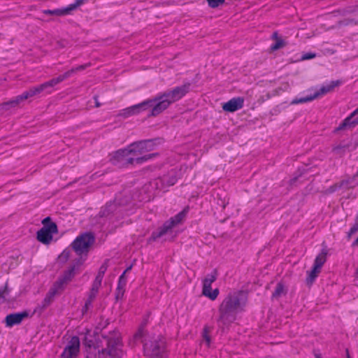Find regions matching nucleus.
Segmentation results:
<instances>
[{
	"mask_svg": "<svg viewBox=\"0 0 358 358\" xmlns=\"http://www.w3.org/2000/svg\"><path fill=\"white\" fill-rule=\"evenodd\" d=\"M29 313L27 311H22L8 315L6 317L5 321L8 327H13V325L20 324L24 319L27 318Z\"/></svg>",
	"mask_w": 358,
	"mask_h": 358,
	"instance_id": "obj_17",
	"label": "nucleus"
},
{
	"mask_svg": "<svg viewBox=\"0 0 358 358\" xmlns=\"http://www.w3.org/2000/svg\"><path fill=\"white\" fill-rule=\"evenodd\" d=\"M100 105L101 104L96 100V107H99Z\"/></svg>",
	"mask_w": 358,
	"mask_h": 358,
	"instance_id": "obj_43",
	"label": "nucleus"
},
{
	"mask_svg": "<svg viewBox=\"0 0 358 358\" xmlns=\"http://www.w3.org/2000/svg\"><path fill=\"white\" fill-rule=\"evenodd\" d=\"M337 85V81H332L329 84L322 85L320 90L315 92L313 94L308 95L300 99H294L292 101L291 104H299L312 101L314 99L330 92Z\"/></svg>",
	"mask_w": 358,
	"mask_h": 358,
	"instance_id": "obj_11",
	"label": "nucleus"
},
{
	"mask_svg": "<svg viewBox=\"0 0 358 358\" xmlns=\"http://www.w3.org/2000/svg\"><path fill=\"white\" fill-rule=\"evenodd\" d=\"M147 324V321L145 320L138 328V332L134 336H143L144 334V328Z\"/></svg>",
	"mask_w": 358,
	"mask_h": 358,
	"instance_id": "obj_36",
	"label": "nucleus"
},
{
	"mask_svg": "<svg viewBox=\"0 0 358 358\" xmlns=\"http://www.w3.org/2000/svg\"><path fill=\"white\" fill-rule=\"evenodd\" d=\"M160 181L166 182L167 186H171L176 182L177 179L174 176H171L169 178L168 176H164Z\"/></svg>",
	"mask_w": 358,
	"mask_h": 358,
	"instance_id": "obj_29",
	"label": "nucleus"
},
{
	"mask_svg": "<svg viewBox=\"0 0 358 358\" xmlns=\"http://www.w3.org/2000/svg\"><path fill=\"white\" fill-rule=\"evenodd\" d=\"M108 260H106L103 262V264L100 266V268L99 269V272L96 276V278L103 280V275L108 268Z\"/></svg>",
	"mask_w": 358,
	"mask_h": 358,
	"instance_id": "obj_28",
	"label": "nucleus"
},
{
	"mask_svg": "<svg viewBox=\"0 0 358 358\" xmlns=\"http://www.w3.org/2000/svg\"><path fill=\"white\" fill-rule=\"evenodd\" d=\"M144 352L149 358H166L165 341L161 337H145Z\"/></svg>",
	"mask_w": 358,
	"mask_h": 358,
	"instance_id": "obj_6",
	"label": "nucleus"
},
{
	"mask_svg": "<svg viewBox=\"0 0 358 358\" xmlns=\"http://www.w3.org/2000/svg\"><path fill=\"white\" fill-rule=\"evenodd\" d=\"M42 224L43 227L37 232V239L44 244H48L52 240L53 234L57 233V226L51 222L50 217H45Z\"/></svg>",
	"mask_w": 358,
	"mask_h": 358,
	"instance_id": "obj_7",
	"label": "nucleus"
},
{
	"mask_svg": "<svg viewBox=\"0 0 358 358\" xmlns=\"http://www.w3.org/2000/svg\"><path fill=\"white\" fill-rule=\"evenodd\" d=\"M97 293L98 292L90 289L88 298L85 301V306L83 308V313L87 312L90 307L92 306V303L94 299L96 298Z\"/></svg>",
	"mask_w": 358,
	"mask_h": 358,
	"instance_id": "obj_22",
	"label": "nucleus"
},
{
	"mask_svg": "<svg viewBox=\"0 0 358 358\" xmlns=\"http://www.w3.org/2000/svg\"><path fill=\"white\" fill-rule=\"evenodd\" d=\"M159 100H156V96L153 99H147L140 103L134 105V109L136 112V114L138 115L143 111H145L148 109L152 110L154 106L158 103ZM151 110H150V112ZM150 113L148 114L150 115ZM150 117V115H148Z\"/></svg>",
	"mask_w": 358,
	"mask_h": 358,
	"instance_id": "obj_18",
	"label": "nucleus"
},
{
	"mask_svg": "<svg viewBox=\"0 0 358 358\" xmlns=\"http://www.w3.org/2000/svg\"><path fill=\"white\" fill-rule=\"evenodd\" d=\"M70 257V251L65 250H64L62 254L59 256L58 260L60 262L64 263L66 262Z\"/></svg>",
	"mask_w": 358,
	"mask_h": 358,
	"instance_id": "obj_32",
	"label": "nucleus"
},
{
	"mask_svg": "<svg viewBox=\"0 0 358 358\" xmlns=\"http://www.w3.org/2000/svg\"><path fill=\"white\" fill-rule=\"evenodd\" d=\"M134 158L131 157L128 146L120 149L112 154L110 161L115 165H128L134 163Z\"/></svg>",
	"mask_w": 358,
	"mask_h": 358,
	"instance_id": "obj_13",
	"label": "nucleus"
},
{
	"mask_svg": "<svg viewBox=\"0 0 358 358\" xmlns=\"http://www.w3.org/2000/svg\"><path fill=\"white\" fill-rule=\"evenodd\" d=\"M358 231V224H355L350 230L348 233V236H352L355 233H356Z\"/></svg>",
	"mask_w": 358,
	"mask_h": 358,
	"instance_id": "obj_38",
	"label": "nucleus"
},
{
	"mask_svg": "<svg viewBox=\"0 0 358 358\" xmlns=\"http://www.w3.org/2000/svg\"><path fill=\"white\" fill-rule=\"evenodd\" d=\"M154 143L150 140L134 142L128 145L129 154L131 158H134V162L141 164L156 155V154H148L141 156L145 152L153 150Z\"/></svg>",
	"mask_w": 358,
	"mask_h": 358,
	"instance_id": "obj_5",
	"label": "nucleus"
},
{
	"mask_svg": "<svg viewBox=\"0 0 358 358\" xmlns=\"http://www.w3.org/2000/svg\"><path fill=\"white\" fill-rule=\"evenodd\" d=\"M43 13L45 15H51L56 16H64L69 14L66 7L55 10H43Z\"/></svg>",
	"mask_w": 358,
	"mask_h": 358,
	"instance_id": "obj_21",
	"label": "nucleus"
},
{
	"mask_svg": "<svg viewBox=\"0 0 358 358\" xmlns=\"http://www.w3.org/2000/svg\"><path fill=\"white\" fill-rule=\"evenodd\" d=\"M272 38L275 40V43L271 46V49L272 50H277L285 45L286 43L285 41L282 38L278 37L276 32L273 34Z\"/></svg>",
	"mask_w": 358,
	"mask_h": 358,
	"instance_id": "obj_20",
	"label": "nucleus"
},
{
	"mask_svg": "<svg viewBox=\"0 0 358 358\" xmlns=\"http://www.w3.org/2000/svg\"><path fill=\"white\" fill-rule=\"evenodd\" d=\"M131 268V266H129L128 267L124 272H125V273L129 271L130 269Z\"/></svg>",
	"mask_w": 358,
	"mask_h": 358,
	"instance_id": "obj_42",
	"label": "nucleus"
},
{
	"mask_svg": "<svg viewBox=\"0 0 358 358\" xmlns=\"http://www.w3.org/2000/svg\"><path fill=\"white\" fill-rule=\"evenodd\" d=\"M208 5L211 8H217L224 3L225 0H206Z\"/></svg>",
	"mask_w": 358,
	"mask_h": 358,
	"instance_id": "obj_31",
	"label": "nucleus"
},
{
	"mask_svg": "<svg viewBox=\"0 0 358 358\" xmlns=\"http://www.w3.org/2000/svg\"><path fill=\"white\" fill-rule=\"evenodd\" d=\"M94 241V236L92 233H84L78 236L71 245L78 255H82L88 252L90 245Z\"/></svg>",
	"mask_w": 358,
	"mask_h": 358,
	"instance_id": "obj_10",
	"label": "nucleus"
},
{
	"mask_svg": "<svg viewBox=\"0 0 358 358\" xmlns=\"http://www.w3.org/2000/svg\"><path fill=\"white\" fill-rule=\"evenodd\" d=\"M326 262V253L322 252L315 258L313 266L321 270L322 266Z\"/></svg>",
	"mask_w": 358,
	"mask_h": 358,
	"instance_id": "obj_23",
	"label": "nucleus"
},
{
	"mask_svg": "<svg viewBox=\"0 0 358 358\" xmlns=\"http://www.w3.org/2000/svg\"><path fill=\"white\" fill-rule=\"evenodd\" d=\"M217 271L214 269L210 273L206 275L202 280V294L211 301H215L220 294L218 288L213 290L211 288V285L217 280Z\"/></svg>",
	"mask_w": 358,
	"mask_h": 358,
	"instance_id": "obj_8",
	"label": "nucleus"
},
{
	"mask_svg": "<svg viewBox=\"0 0 358 358\" xmlns=\"http://www.w3.org/2000/svg\"><path fill=\"white\" fill-rule=\"evenodd\" d=\"M74 276V266L66 271L63 275L57 280L49 292L50 297L62 292L65 286L72 280Z\"/></svg>",
	"mask_w": 358,
	"mask_h": 358,
	"instance_id": "obj_12",
	"label": "nucleus"
},
{
	"mask_svg": "<svg viewBox=\"0 0 358 358\" xmlns=\"http://www.w3.org/2000/svg\"><path fill=\"white\" fill-rule=\"evenodd\" d=\"M90 63H88L80 65L77 67L72 68L69 71H67L64 73L59 75L57 78H54L41 85L30 88L28 91L23 92L21 95L17 96L16 97L12 99L9 101L3 103L2 105L3 108L8 109L10 107H15L18 106L22 101L34 95L40 94L43 91L46 90L50 87H53L56 85L62 83L64 80L71 77L73 74L77 73L78 71L85 70L87 67L90 66Z\"/></svg>",
	"mask_w": 358,
	"mask_h": 358,
	"instance_id": "obj_3",
	"label": "nucleus"
},
{
	"mask_svg": "<svg viewBox=\"0 0 358 358\" xmlns=\"http://www.w3.org/2000/svg\"><path fill=\"white\" fill-rule=\"evenodd\" d=\"M124 288L117 287L116 292H115L116 300H119V299H122L124 295Z\"/></svg>",
	"mask_w": 358,
	"mask_h": 358,
	"instance_id": "obj_35",
	"label": "nucleus"
},
{
	"mask_svg": "<svg viewBox=\"0 0 358 358\" xmlns=\"http://www.w3.org/2000/svg\"><path fill=\"white\" fill-rule=\"evenodd\" d=\"M87 0H76V1L73 3H71L66 7L69 13H70L71 11L76 10L78 7L81 6Z\"/></svg>",
	"mask_w": 358,
	"mask_h": 358,
	"instance_id": "obj_30",
	"label": "nucleus"
},
{
	"mask_svg": "<svg viewBox=\"0 0 358 358\" xmlns=\"http://www.w3.org/2000/svg\"><path fill=\"white\" fill-rule=\"evenodd\" d=\"M358 10V6H356V8L355 10H353L352 11H357Z\"/></svg>",
	"mask_w": 358,
	"mask_h": 358,
	"instance_id": "obj_44",
	"label": "nucleus"
},
{
	"mask_svg": "<svg viewBox=\"0 0 358 358\" xmlns=\"http://www.w3.org/2000/svg\"><path fill=\"white\" fill-rule=\"evenodd\" d=\"M117 210L115 203H108L104 208L101 209L99 214L101 217H108L110 214L114 213Z\"/></svg>",
	"mask_w": 358,
	"mask_h": 358,
	"instance_id": "obj_19",
	"label": "nucleus"
},
{
	"mask_svg": "<svg viewBox=\"0 0 358 358\" xmlns=\"http://www.w3.org/2000/svg\"><path fill=\"white\" fill-rule=\"evenodd\" d=\"M86 358H120L123 355L120 337H85Z\"/></svg>",
	"mask_w": 358,
	"mask_h": 358,
	"instance_id": "obj_2",
	"label": "nucleus"
},
{
	"mask_svg": "<svg viewBox=\"0 0 358 358\" xmlns=\"http://www.w3.org/2000/svg\"><path fill=\"white\" fill-rule=\"evenodd\" d=\"M246 292L236 290L229 293L222 301L217 310V324L223 330L228 329L244 311Z\"/></svg>",
	"mask_w": 358,
	"mask_h": 358,
	"instance_id": "obj_1",
	"label": "nucleus"
},
{
	"mask_svg": "<svg viewBox=\"0 0 358 358\" xmlns=\"http://www.w3.org/2000/svg\"><path fill=\"white\" fill-rule=\"evenodd\" d=\"M357 185H358V183H357Z\"/></svg>",
	"mask_w": 358,
	"mask_h": 358,
	"instance_id": "obj_47",
	"label": "nucleus"
},
{
	"mask_svg": "<svg viewBox=\"0 0 358 358\" xmlns=\"http://www.w3.org/2000/svg\"><path fill=\"white\" fill-rule=\"evenodd\" d=\"M348 358H350L349 356H348Z\"/></svg>",
	"mask_w": 358,
	"mask_h": 358,
	"instance_id": "obj_46",
	"label": "nucleus"
},
{
	"mask_svg": "<svg viewBox=\"0 0 358 358\" xmlns=\"http://www.w3.org/2000/svg\"><path fill=\"white\" fill-rule=\"evenodd\" d=\"M80 342L79 337H71L61 355V358H78Z\"/></svg>",
	"mask_w": 358,
	"mask_h": 358,
	"instance_id": "obj_14",
	"label": "nucleus"
},
{
	"mask_svg": "<svg viewBox=\"0 0 358 358\" xmlns=\"http://www.w3.org/2000/svg\"><path fill=\"white\" fill-rule=\"evenodd\" d=\"M210 337H204L202 341V344H205L206 347H208L210 345Z\"/></svg>",
	"mask_w": 358,
	"mask_h": 358,
	"instance_id": "obj_39",
	"label": "nucleus"
},
{
	"mask_svg": "<svg viewBox=\"0 0 358 358\" xmlns=\"http://www.w3.org/2000/svg\"><path fill=\"white\" fill-rule=\"evenodd\" d=\"M186 215L185 210H182L178 213L173 217H171L168 221L164 222L163 226L160 227L157 231L152 234L151 238L153 241L161 238L164 235L169 233L176 225L180 223Z\"/></svg>",
	"mask_w": 358,
	"mask_h": 358,
	"instance_id": "obj_9",
	"label": "nucleus"
},
{
	"mask_svg": "<svg viewBox=\"0 0 358 358\" xmlns=\"http://www.w3.org/2000/svg\"><path fill=\"white\" fill-rule=\"evenodd\" d=\"M314 355H315V358H322V355L320 353L317 352H314Z\"/></svg>",
	"mask_w": 358,
	"mask_h": 358,
	"instance_id": "obj_41",
	"label": "nucleus"
},
{
	"mask_svg": "<svg viewBox=\"0 0 358 358\" xmlns=\"http://www.w3.org/2000/svg\"><path fill=\"white\" fill-rule=\"evenodd\" d=\"M9 292L10 291L8 288V285L6 283L3 287L0 289V304L6 301Z\"/></svg>",
	"mask_w": 358,
	"mask_h": 358,
	"instance_id": "obj_27",
	"label": "nucleus"
},
{
	"mask_svg": "<svg viewBox=\"0 0 358 358\" xmlns=\"http://www.w3.org/2000/svg\"><path fill=\"white\" fill-rule=\"evenodd\" d=\"M189 87L190 84L187 83L156 96V100L159 101L154 106L149 115L157 116L162 113L170 104L184 96L189 92Z\"/></svg>",
	"mask_w": 358,
	"mask_h": 358,
	"instance_id": "obj_4",
	"label": "nucleus"
},
{
	"mask_svg": "<svg viewBox=\"0 0 358 358\" xmlns=\"http://www.w3.org/2000/svg\"><path fill=\"white\" fill-rule=\"evenodd\" d=\"M289 88V85L288 83H284L282 86L280 87V90L282 91H287Z\"/></svg>",
	"mask_w": 358,
	"mask_h": 358,
	"instance_id": "obj_40",
	"label": "nucleus"
},
{
	"mask_svg": "<svg viewBox=\"0 0 358 358\" xmlns=\"http://www.w3.org/2000/svg\"><path fill=\"white\" fill-rule=\"evenodd\" d=\"M136 112L134 109V106L126 108L120 110L117 115L119 117H122L124 118H127L130 116L135 115Z\"/></svg>",
	"mask_w": 358,
	"mask_h": 358,
	"instance_id": "obj_25",
	"label": "nucleus"
},
{
	"mask_svg": "<svg viewBox=\"0 0 358 358\" xmlns=\"http://www.w3.org/2000/svg\"><path fill=\"white\" fill-rule=\"evenodd\" d=\"M244 105V98L236 97L230 99L222 105L223 110L233 113L241 108Z\"/></svg>",
	"mask_w": 358,
	"mask_h": 358,
	"instance_id": "obj_15",
	"label": "nucleus"
},
{
	"mask_svg": "<svg viewBox=\"0 0 358 358\" xmlns=\"http://www.w3.org/2000/svg\"><path fill=\"white\" fill-rule=\"evenodd\" d=\"M101 282H102L101 279L98 278L96 277L94 280V282H93V283H92L91 290L95 291V292H98L99 289V287L101 285Z\"/></svg>",
	"mask_w": 358,
	"mask_h": 358,
	"instance_id": "obj_33",
	"label": "nucleus"
},
{
	"mask_svg": "<svg viewBox=\"0 0 358 358\" xmlns=\"http://www.w3.org/2000/svg\"><path fill=\"white\" fill-rule=\"evenodd\" d=\"M126 284L127 278L125 277V272H123V273L119 278L117 287H122L124 289Z\"/></svg>",
	"mask_w": 358,
	"mask_h": 358,
	"instance_id": "obj_34",
	"label": "nucleus"
},
{
	"mask_svg": "<svg viewBox=\"0 0 358 358\" xmlns=\"http://www.w3.org/2000/svg\"><path fill=\"white\" fill-rule=\"evenodd\" d=\"M286 294V289L284 285L281 283H278L273 293L272 297L274 299H278L281 297L282 295Z\"/></svg>",
	"mask_w": 358,
	"mask_h": 358,
	"instance_id": "obj_24",
	"label": "nucleus"
},
{
	"mask_svg": "<svg viewBox=\"0 0 358 358\" xmlns=\"http://www.w3.org/2000/svg\"><path fill=\"white\" fill-rule=\"evenodd\" d=\"M320 269H319L313 266V268L310 271H308V277H307V280H306L308 284H311L315 280V279L317 278V276L320 273Z\"/></svg>",
	"mask_w": 358,
	"mask_h": 358,
	"instance_id": "obj_26",
	"label": "nucleus"
},
{
	"mask_svg": "<svg viewBox=\"0 0 358 358\" xmlns=\"http://www.w3.org/2000/svg\"><path fill=\"white\" fill-rule=\"evenodd\" d=\"M358 108L346 117L337 128L338 130L350 129L358 124Z\"/></svg>",
	"mask_w": 358,
	"mask_h": 358,
	"instance_id": "obj_16",
	"label": "nucleus"
},
{
	"mask_svg": "<svg viewBox=\"0 0 358 358\" xmlns=\"http://www.w3.org/2000/svg\"><path fill=\"white\" fill-rule=\"evenodd\" d=\"M314 57H315V53L308 52V53H306V54L303 55L301 57V59L303 60H307V59H313Z\"/></svg>",
	"mask_w": 358,
	"mask_h": 358,
	"instance_id": "obj_37",
	"label": "nucleus"
},
{
	"mask_svg": "<svg viewBox=\"0 0 358 358\" xmlns=\"http://www.w3.org/2000/svg\"><path fill=\"white\" fill-rule=\"evenodd\" d=\"M355 177H358V171L355 173Z\"/></svg>",
	"mask_w": 358,
	"mask_h": 358,
	"instance_id": "obj_45",
	"label": "nucleus"
}]
</instances>
